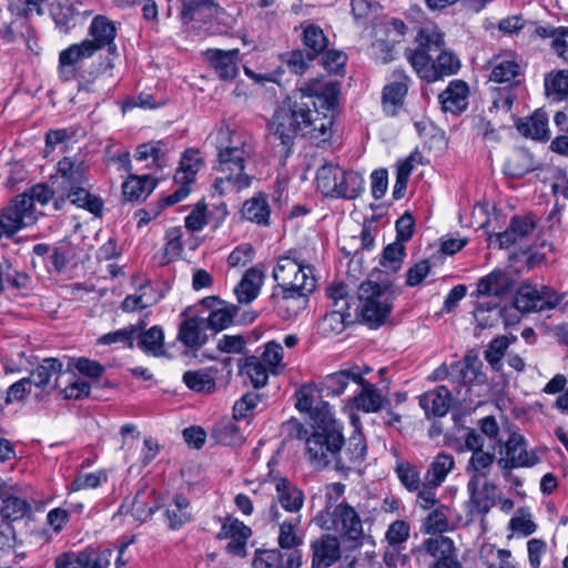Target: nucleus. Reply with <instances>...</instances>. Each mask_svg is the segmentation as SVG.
I'll return each mask as SVG.
<instances>
[{
    "mask_svg": "<svg viewBox=\"0 0 568 568\" xmlns=\"http://www.w3.org/2000/svg\"><path fill=\"white\" fill-rule=\"evenodd\" d=\"M339 93L337 81L312 79L281 102L268 122V130L281 142L283 160L291 155L300 133L316 144L332 138Z\"/></svg>",
    "mask_w": 568,
    "mask_h": 568,
    "instance_id": "f257e3e1",
    "label": "nucleus"
},
{
    "mask_svg": "<svg viewBox=\"0 0 568 568\" xmlns=\"http://www.w3.org/2000/svg\"><path fill=\"white\" fill-rule=\"evenodd\" d=\"M214 145L217 151L214 193L224 196L250 187L253 175L246 171V162L254 153L252 135L223 123L215 131Z\"/></svg>",
    "mask_w": 568,
    "mask_h": 568,
    "instance_id": "f03ea898",
    "label": "nucleus"
},
{
    "mask_svg": "<svg viewBox=\"0 0 568 568\" xmlns=\"http://www.w3.org/2000/svg\"><path fill=\"white\" fill-rule=\"evenodd\" d=\"M293 252L280 256L273 270V278L277 282L278 291H274L272 298L278 315L284 320H291L298 315L305 307L307 295L316 287L315 276H302V283L296 285L295 280L304 265Z\"/></svg>",
    "mask_w": 568,
    "mask_h": 568,
    "instance_id": "7ed1b4c3",
    "label": "nucleus"
},
{
    "mask_svg": "<svg viewBox=\"0 0 568 568\" xmlns=\"http://www.w3.org/2000/svg\"><path fill=\"white\" fill-rule=\"evenodd\" d=\"M87 172L88 165L82 160L65 156L58 162L54 191L58 196L53 201L57 211L61 210L68 200L71 204L94 215L101 213L103 202L99 196L90 193Z\"/></svg>",
    "mask_w": 568,
    "mask_h": 568,
    "instance_id": "20e7f679",
    "label": "nucleus"
},
{
    "mask_svg": "<svg viewBox=\"0 0 568 568\" xmlns=\"http://www.w3.org/2000/svg\"><path fill=\"white\" fill-rule=\"evenodd\" d=\"M396 296L390 283L364 282L357 290L355 314L371 327H378L389 316Z\"/></svg>",
    "mask_w": 568,
    "mask_h": 568,
    "instance_id": "39448f33",
    "label": "nucleus"
},
{
    "mask_svg": "<svg viewBox=\"0 0 568 568\" xmlns=\"http://www.w3.org/2000/svg\"><path fill=\"white\" fill-rule=\"evenodd\" d=\"M316 185L325 196L353 200L364 191V178L356 171L327 162L316 172Z\"/></svg>",
    "mask_w": 568,
    "mask_h": 568,
    "instance_id": "423d86ee",
    "label": "nucleus"
},
{
    "mask_svg": "<svg viewBox=\"0 0 568 568\" xmlns=\"http://www.w3.org/2000/svg\"><path fill=\"white\" fill-rule=\"evenodd\" d=\"M341 443V427L335 422L324 423L305 439L306 458L315 469L332 468Z\"/></svg>",
    "mask_w": 568,
    "mask_h": 568,
    "instance_id": "0eeeda50",
    "label": "nucleus"
},
{
    "mask_svg": "<svg viewBox=\"0 0 568 568\" xmlns=\"http://www.w3.org/2000/svg\"><path fill=\"white\" fill-rule=\"evenodd\" d=\"M316 523L323 529L338 532L353 541L359 540L364 534L359 515L346 503L327 507L316 516Z\"/></svg>",
    "mask_w": 568,
    "mask_h": 568,
    "instance_id": "6e6552de",
    "label": "nucleus"
},
{
    "mask_svg": "<svg viewBox=\"0 0 568 568\" xmlns=\"http://www.w3.org/2000/svg\"><path fill=\"white\" fill-rule=\"evenodd\" d=\"M351 419L354 426L353 433L347 439H344L341 432V443L333 459L332 469L338 471L354 470L365 460L367 455V444L359 420L355 416H352Z\"/></svg>",
    "mask_w": 568,
    "mask_h": 568,
    "instance_id": "1a4fd4ad",
    "label": "nucleus"
},
{
    "mask_svg": "<svg viewBox=\"0 0 568 568\" xmlns=\"http://www.w3.org/2000/svg\"><path fill=\"white\" fill-rule=\"evenodd\" d=\"M116 28L114 23L105 17H95L89 28V38L85 43L92 47V52L105 50L106 58L99 67V73H105L114 67V59L118 57V48L114 43Z\"/></svg>",
    "mask_w": 568,
    "mask_h": 568,
    "instance_id": "9d476101",
    "label": "nucleus"
},
{
    "mask_svg": "<svg viewBox=\"0 0 568 568\" xmlns=\"http://www.w3.org/2000/svg\"><path fill=\"white\" fill-rule=\"evenodd\" d=\"M204 159L196 149H187L183 152L180 166L174 174V182L179 187L163 199L166 206L173 205L185 199L191 192V184L194 183L197 172L203 168Z\"/></svg>",
    "mask_w": 568,
    "mask_h": 568,
    "instance_id": "9b49d317",
    "label": "nucleus"
},
{
    "mask_svg": "<svg viewBox=\"0 0 568 568\" xmlns=\"http://www.w3.org/2000/svg\"><path fill=\"white\" fill-rule=\"evenodd\" d=\"M489 81L509 83L515 87L521 83L525 73L523 58L514 51L494 54L488 61Z\"/></svg>",
    "mask_w": 568,
    "mask_h": 568,
    "instance_id": "f8f14e48",
    "label": "nucleus"
},
{
    "mask_svg": "<svg viewBox=\"0 0 568 568\" xmlns=\"http://www.w3.org/2000/svg\"><path fill=\"white\" fill-rule=\"evenodd\" d=\"M562 296L548 286L540 288L523 285L515 297V306L521 313L542 312L557 307Z\"/></svg>",
    "mask_w": 568,
    "mask_h": 568,
    "instance_id": "ddd939ff",
    "label": "nucleus"
},
{
    "mask_svg": "<svg viewBox=\"0 0 568 568\" xmlns=\"http://www.w3.org/2000/svg\"><path fill=\"white\" fill-rule=\"evenodd\" d=\"M1 217L6 223L8 236H12L19 230L36 223L37 215L27 193L17 195L2 210Z\"/></svg>",
    "mask_w": 568,
    "mask_h": 568,
    "instance_id": "4468645a",
    "label": "nucleus"
},
{
    "mask_svg": "<svg viewBox=\"0 0 568 568\" xmlns=\"http://www.w3.org/2000/svg\"><path fill=\"white\" fill-rule=\"evenodd\" d=\"M200 313L205 316L206 326L215 332L227 328L237 314V307L215 296L203 298L199 304Z\"/></svg>",
    "mask_w": 568,
    "mask_h": 568,
    "instance_id": "2eb2a0df",
    "label": "nucleus"
},
{
    "mask_svg": "<svg viewBox=\"0 0 568 568\" xmlns=\"http://www.w3.org/2000/svg\"><path fill=\"white\" fill-rule=\"evenodd\" d=\"M251 535L252 530L250 527L236 518L226 517L217 534V538L229 540L225 547L229 554L244 557L246 544Z\"/></svg>",
    "mask_w": 568,
    "mask_h": 568,
    "instance_id": "dca6fc26",
    "label": "nucleus"
},
{
    "mask_svg": "<svg viewBox=\"0 0 568 568\" xmlns=\"http://www.w3.org/2000/svg\"><path fill=\"white\" fill-rule=\"evenodd\" d=\"M204 57L219 79L231 81L237 75L240 63L239 49H207L204 52Z\"/></svg>",
    "mask_w": 568,
    "mask_h": 568,
    "instance_id": "f3484780",
    "label": "nucleus"
},
{
    "mask_svg": "<svg viewBox=\"0 0 568 568\" xmlns=\"http://www.w3.org/2000/svg\"><path fill=\"white\" fill-rule=\"evenodd\" d=\"M469 494V511L471 515H486L495 505L497 497V485L488 477L483 481L478 480L471 487V481L467 483Z\"/></svg>",
    "mask_w": 568,
    "mask_h": 568,
    "instance_id": "a211bd4d",
    "label": "nucleus"
},
{
    "mask_svg": "<svg viewBox=\"0 0 568 568\" xmlns=\"http://www.w3.org/2000/svg\"><path fill=\"white\" fill-rule=\"evenodd\" d=\"M301 566L300 550L282 552L278 549H258L252 562L253 568H300Z\"/></svg>",
    "mask_w": 568,
    "mask_h": 568,
    "instance_id": "6ab92c4d",
    "label": "nucleus"
},
{
    "mask_svg": "<svg viewBox=\"0 0 568 568\" xmlns=\"http://www.w3.org/2000/svg\"><path fill=\"white\" fill-rule=\"evenodd\" d=\"M312 568H328L341 558V544L337 537L324 535L311 544Z\"/></svg>",
    "mask_w": 568,
    "mask_h": 568,
    "instance_id": "aec40b11",
    "label": "nucleus"
},
{
    "mask_svg": "<svg viewBox=\"0 0 568 568\" xmlns=\"http://www.w3.org/2000/svg\"><path fill=\"white\" fill-rule=\"evenodd\" d=\"M333 312L325 317V321L345 322L352 318L351 308L355 298L351 296L348 287L343 283H333L326 290Z\"/></svg>",
    "mask_w": 568,
    "mask_h": 568,
    "instance_id": "412c9836",
    "label": "nucleus"
},
{
    "mask_svg": "<svg viewBox=\"0 0 568 568\" xmlns=\"http://www.w3.org/2000/svg\"><path fill=\"white\" fill-rule=\"evenodd\" d=\"M536 227L532 215L513 216L508 227L496 234V241L500 248H508L528 237Z\"/></svg>",
    "mask_w": 568,
    "mask_h": 568,
    "instance_id": "4be33fe9",
    "label": "nucleus"
},
{
    "mask_svg": "<svg viewBox=\"0 0 568 568\" xmlns=\"http://www.w3.org/2000/svg\"><path fill=\"white\" fill-rule=\"evenodd\" d=\"M276 500L286 511L297 514L304 505V493L287 478L274 476L271 479Z\"/></svg>",
    "mask_w": 568,
    "mask_h": 568,
    "instance_id": "5701e85b",
    "label": "nucleus"
},
{
    "mask_svg": "<svg viewBox=\"0 0 568 568\" xmlns=\"http://www.w3.org/2000/svg\"><path fill=\"white\" fill-rule=\"evenodd\" d=\"M94 53L92 47L84 41L71 44L62 50L59 55V72L63 80H69L75 75L79 64L91 58Z\"/></svg>",
    "mask_w": 568,
    "mask_h": 568,
    "instance_id": "b1692460",
    "label": "nucleus"
},
{
    "mask_svg": "<svg viewBox=\"0 0 568 568\" xmlns=\"http://www.w3.org/2000/svg\"><path fill=\"white\" fill-rule=\"evenodd\" d=\"M206 320L203 314L186 317L180 325L178 338L189 348H199L206 343Z\"/></svg>",
    "mask_w": 568,
    "mask_h": 568,
    "instance_id": "393cba45",
    "label": "nucleus"
},
{
    "mask_svg": "<svg viewBox=\"0 0 568 568\" xmlns=\"http://www.w3.org/2000/svg\"><path fill=\"white\" fill-rule=\"evenodd\" d=\"M469 87L463 80H453L438 95L444 112L459 113L468 105Z\"/></svg>",
    "mask_w": 568,
    "mask_h": 568,
    "instance_id": "a878e982",
    "label": "nucleus"
},
{
    "mask_svg": "<svg viewBox=\"0 0 568 568\" xmlns=\"http://www.w3.org/2000/svg\"><path fill=\"white\" fill-rule=\"evenodd\" d=\"M364 373L365 372L362 371L358 366H353L332 373L327 375L321 383V392L325 393L326 396L341 395L346 389L349 382H353L357 385L358 383H363Z\"/></svg>",
    "mask_w": 568,
    "mask_h": 568,
    "instance_id": "bb28decb",
    "label": "nucleus"
},
{
    "mask_svg": "<svg viewBox=\"0 0 568 568\" xmlns=\"http://www.w3.org/2000/svg\"><path fill=\"white\" fill-rule=\"evenodd\" d=\"M0 497L2 506L0 508V515L8 520H18L23 518L31 510V505L27 497L22 496L21 493L13 488H1Z\"/></svg>",
    "mask_w": 568,
    "mask_h": 568,
    "instance_id": "cd10ccee",
    "label": "nucleus"
},
{
    "mask_svg": "<svg viewBox=\"0 0 568 568\" xmlns=\"http://www.w3.org/2000/svg\"><path fill=\"white\" fill-rule=\"evenodd\" d=\"M450 402L452 395L446 386H438L419 397V406L427 418L445 416L449 410Z\"/></svg>",
    "mask_w": 568,
    "mask_h": 568,
    "instance_id": "c85d7f7f",
    "label": "nucleus"
},
{
    "mask_svg": "<svg viewBox=\"0 0 568 568\" xmlns=\"http://www.w3.org/2000/svg\"><path fill=\"white\" fill-rule=\"evenodd\" d=\"M395 80L383 90V110L387 115H395L403 106L404 98L408 91L409 78L403 73L395 74Z\"/></svg>",
    "mask_w": 568,
    "mask_h": 568,
    "instance_id": "c756f323",
    "label": "nucleus"
},
{
    "mask_svg": "<svg viewBox=\"0 0 568 568\" xmlns=\"http://www.w3.org/2000/svg\"><path fill=\"white\" fill-rule=\"evenodd\" d=\"M417 47L415 49H407L406 53H437L445 48V33L436 24H426L422 27L415 39Z\"/></svg>",
    "mask_w": 568,
    "mask_h": 568,
    "instance_id": "7c9ffc66",
    "label": "nucleus"
},
{
    "mask_svg": "<svg viewBox=\"0 0 568 568\" xmlns=\"http://www.w3.org/2000/svg\"><path fill=\"white\" fill-rule=\"evenodd\" d=\"M180 12L183 23H206L215 18L219 6L212 0H184Z\"/></svg>",
    "mask_w": 568,
    "mask_h": 568,
    "instance_id": "2f4dec72",
    "label": "nucleus"
},
{
    "mask_svg": "<svg viewBox=\"0 0 568 568\" xmlns=\"http://www.w3.org/2000/svg\"><path fill=\"white\" fill-rule=\"evenodd\" d=\"M483 363L474 353L465 355L463 361L453 363L454 382L458 384L483 383L485 375L481 372Z\"/></svg>",
    "mask_w": 568,
    "mask_h": 568,
    "instance_id": "473e14b6",
    "label": "nucleus"
},
{
    "mask_svg": "<svg viewBox=\"0 0 568 568\" xmlns=\"http://www.w3.org/2000/svg\"><path fill=\"white\" fill-rule=\"evenodd\" d=\"M263 278L264 274L262 271L255 267L248 268L234 288L237 301L245 304L254 301L260 293Z\"/></svg>",
    "mask_w": 568,
    "mask_h": 568,
    "instance_id": "72a5a7b5",
    "label": "nucleus"
},
{
    "mask_svg": "<svg viewBox=\"0 0 568 568\" xmlns=\"http://www.w3.org/2000/svg\"><path fill=\"white\" fill-rule=\"evenodd\" d=\"M510 280L503 271H493L477 284V296H501L510 290Z\"/></svg>",
    "mask_w": 568,
    "mask_h": 568,
    "instance_id": "f704fd0d",
    "label": "nucleus"
},
{
    "mask_svg": "<svg viewBox=\"0 0 568 568\" xmlns=\"http://www.w3.org/2000/svg\"><path fill=\"white\" fill-rule=\"evenodd\" d=\"M495 460L496 456L494 453L476 452L471 454L466 467V471L469 475L468 481H471V487L478 480L483 481L490 475Z\"/></svg>",
    "mask_w": 568,
    "mask_h": 568,
    "instance_id": "c9c22d12",
    "label": "nucleus"
},
{
    "mask_svg": "<svg viewBox=\"0 0 568 568\" xmlns=\"http://www.w3.org/2000/svg\"><path fill=\"white\" fill-rule=\"evenodd\" d=\"M62 363L57 358H44L30 374V382L38 388L51 386L62 373Z\"/></svg>",
    "mask_w": 568,
    "mask_h": 568,
    "instance_id": "e433bc0d",
    "label": "nucleus"
},
{
    "mask_svg": "<svg viewBox=\"0 0 568 568\" xmlns=\"http://www.w3.org/2000/svg\"><path fill=\"white\" fill-rule=\"evenodd\" d=\"M301 28L303 30L302 42L304 50L316 59L327 49L329 43L328 38L323 29L316 24H301Z\"/></svg>",
    "mask_w": 568,
    "mask_h": 568,
    "instance_id": "4c0bfd02",
    "label": "nucleus"
},
{
    "mask_svg": "<svg viewBox=\"0 0 568 568\" xmlns=\"http://www.w3.org/2000/svg\"><path fill=\"white\" fill-rule=\"evenodd\" d=\"M31 283L32 280L28 273L13 268L7 258L0 261V295L7 285L17 290H29Z\"/></svg>",
    "mask_w": 568,
    "mask_h": 568,
    "instance_id": "58836bf2",
    "label": "nucleus"
},
{
    "mask_svg": "<svg viewBox=\"0 0 568 568\" xmlns=\"http://www.w3.org/2000/svg\"><path fill=\"white\" fill-rule=\"evenodd\" d=\"M437 69H426L430 81H439L446 77L457 74L462 63L459 58L450 50L443 48L437 52Z\"/></svg>",
    "mask_w": 568,
    "mask_h": 568,
    "instance_id": "ea45409f",
    "label": "nucleus"
},
{
    "mask_svg": "<svg viewBox=\"0 0 568 568\" xmlns=\"http://www.w3.org/2000/svg\"><path fill=\"white\" fill-rule=\"evenodd\" d=\"M156 186L151 175H130L122 185L123 196L129 201L146 197Z\"/></svg>",
    "mask_w": 568,
    "mask_h": 568,
    "instance_id": "a19ab883",
    "label": "nucleus"
},
{
    "mask_svg": "<svg viewBox=\"0 0 568 568\" xmlns=\"http://www.w3.org/2000/svg\"><path fill=\"white\" fill-rule=\"evenodd\" d=\"M517 438H508L505 443V455L506 457L497 460L498 466L504 470L505 478L510 477V470L518 467H531L534 466V459L527 455H516Z\"/></svg>",
    "mask_w": 568,
    "mask_h": 568,
    "instance_id": "79ce46f5",
    "label": "nucleus"
},
{
    "mask_svg": "<svg viewBox=\"0 0 568 568\" xmlns=\"http://www.w3.org/2000/svg\"><path fill=\"white\" fill-rule=\"evenodd\" d=\"M361 392L354 397L355 405L365 413H375L383 407L384 398L378 389L363 378Z\"/></svg>",
    "mask_w": 568,
    "mask_h": 568,
    "instance_id": "37998d69",
    "label": "nucleus"
},
{
    "mask_svg": "<svg viewBox=\"0 0 568 568\" xmlns=\"http://www.w3.org/2000/svg\"><path fill=\"white\" fill-rule=\"evenodd\" d=\"M518 131L534 140L548 139V119L545 112L536 111L531 116L517 124Z\"/></svg>",
    "mask_w": 568,
    "mask_h": 568,
    "instance_id": "c03bdc74",
    "label": "nucleus"
},
{
    "mask_svg": "<svg viewBox=\"0 0 568 568\" xmlns=\"http://www.w3.org/2000/svg\"><path fill=\"white\" fill-rule=\"evenodd\" d=\"M138 346L146 354L160 356L164 353V333L155 325L144 332H136Z\"/></svg>",
    "mask_w": 568,
    "mask_h": 568,
    "instance_id": "a18cd8bd",
    "label": "nucleus"
},
{
    "mask_svg": "<svg viewBox=\"0 0 568 568\" xmlns=\"http://www.w3.org/2000/svg\"><path fill=\"white\" fill-rule=\"evenodd\" d=\"M270 206L264 196H254L244 202L242 214L247 221L260 225H268Z\"/></svg>",
    "mask_w": 568,
    "mask_h": 568,
    "instance_id": "49530a36",
    "label": "nucleus"
},
{
    "mask_svg": "<svg viewBox=\"0 0 568 568\" xmlns=\"http://www.w3.org/2000/svg\"><path fill=\"white\" fill-rule=\"evenodd\" d=\"M270 369L256 356H250L245 359L241 374L245 376L253 387L261 388L266 385L268 379Z\"/></svg>",
    "mask_w": 568,
    "mask_h": 568,
    "instance_id": "de8ad7c7",
    "label": "nucleus"
},
{
    "mask_svg": "<svg viewBox=\"0 0 568 568\" xmlns=\"http://www.w3.org/2000/svg\"><path fill=\"white\" fill-rule=\"evenodd\" d=\"M166 517L171 529H179L185 523H189L192 519V513L186 497L176 496L173 504L166 509Z\"/></svg>",
    "mask_w": 568,
    "mask_h": 568,
    "instance_id": "09e8293b",
    "label": "nucleus"
},
{
    "mask_svg": "<svg viewBox=\"0 0 568 568\" xmlns=\"http://www.w3.org/2000/svg\"><path fill=\"white\" fill-rule=\"evenodd\" d=\"M454 466L455 462L452 455L446 453L438 454L427 469L425 478L430 480L433 485H442Z\"/></svg>",
    "mask_w": 568,
    "mask_h": 568,
    "instance_id": "8fccbe9b",
    "label": "nucleus"
},
{
    "mask_svg": "<svg viewBox=\"0 0 568 568\" xmlns=\"http://www.w3.org/2000/svg\"><path fill=\"white\" fill-rule=\"evenodd\" d=\"M545 90L548 97L558 101L568 97V71L559 70L546 74Z\"/></svg>",
    "mask_w": 568,
    "mask_h": 568,
    "instance_id": "3c124183",
    "label": "nucleus"
},
{
    "mask_svg": "<svg viewBox=\"0 0 568 568\" xmlns=\"http://www.w3.org/2000/svg\"><path fill=\"white\" fill-rule=\"evenodd\" d=\"M183 231L181 227H171L165 233V245L163 247L162 263L168 264L181 257Z\"/></svg>",
    "mask_w": 568,
    "mask_h": 568,
    "instance_id": "603ef678",
    "label": "nucleus"
},
{
    "mask_svg": "<svg viewBox=\"0 0 568 568\" xmlns=\"http://www.w3.org/2000/svg\"><path fill=\"white\" fill-rule=\"evenodd\" d=\"M300 526V517H295L292 520H284L280 525L278 544L281 548L287 551L297 550L303 540L302 537L297 536L296 529Z\"/></svg>",
    "mask_w": 568,
    "mask_h": 568,
    "instance_id": "864d4df0",
    "label": "nucleus"
},
{
    "mask_svg": "<svg viewBox=\"0 0 568 568\" xmlns=\"http://www.w3.org/2000/svg\"><path fill=\"white\" fill-rule=\"evenodd\" d=\"M185 385L197 393H212L215 389L214 378L202 371H187L183 375Z\"/></svg>",
    "mask_w": 568,
    "mask_h": 568,
    "instance_id": "5fc2aeb1",
    "label": "nucleus"
},
{
    "mask_svg": "<svg viewBox=\"0 0 568 568\" xmlns=\"http://www.w3.org/2000/svg\"><path fill=\"white\" fill-rule=\"evenodd\" d=\"M282 59L288 70L295 74H304L315 60V58L304 49L286 52L282 55Z\"/></svg>",
    "mask_w": 568,
    "mask_h": 568,
    "instance_id": "6e6d98bb",
    "label": "nucleus"
},
{
    "mask_svg": "<svg viewBox=\"0 0 568 568\" xmlns=\"http://www.w3.org/2000/svg\"><path fill=\"white\" fill-rule=\"evenodd\" d=\"M214 439L225 446L236 445L242 442V435L237 426L230 420L221 422L212 429Z\"/></svg>",
    "mask_w": 568,
    "mask_h": 568,
    "instance_id": "4d7b16f0",
    "label": "nucleus"
},
{
    "mask_svg": "<svg viewBox=\"0 0 568 568\" xmlns=\"http://www.w3.org/2000/svg\"><path fill=\"white\" fill-rule=\"evenodd\" d=\"M406 59L410 63L417 75L429 83L430 78L426 77L428 71L426 69H437V53L424 54V53H406Z\"/></svg>",
    "mask_w": 568,
    "mask_h": 568,
    "instance_id": "13d9d810",
    "label": "nucleus"
},
{
    "mask_svg": "<svg viewBox=\"0 0 568 568\" xmlns=\"http://www.w3.org/2000/svg\"><path fill=\"white\" fill-rule=\"evenodd\" d=\"M534 170L531 156L526 152H518L509 158L505 164V173L519 179Z\"/></svg>",
    "mask_w": 568,
    "mask_h": 568,
    "instance_id": "bf43d9fd",
    "label": "nucleus"
},
{
    "mask_svg": "<svg viewBox=\"0 0 568 568\" xmlns=\"http://www.w3.org/2000/svg\"><path fill=\"white\" fill-rule=\"evenodd\" d=\"M258 358L264 363L267 369H270L271 374L277 375L284 368L283 347L278 343H267L263 354Z\"/></svg>",
    "mask_w": 568,
    "mask_h": 568,
    "instance_id": "052dcab7",
    "label": "nucleus"
},
{
    "mask_svg": "<svg viewBox=\"0 0 568 568\" xmlns=\"http://www.w3.org/2000/svg\"><path fill=\"white\" fill-rule=\"evenodd\" d=\"M138 328L133 325L106 333L98 338V343L101 345L123 344L124 346L132 348L136 336Z\"/></svg>",
    "mask_w": 568,
    "mask_h": 568,
    "instance_id": "680f3d73",
    "label": "nucleus"
},
{
    "mask_svg": "<svg viewBox=\"0 0 568 568\" xmlns=\"http://www.w3.org/2000/svg\"><path fill=\"white\" fill-rule=\"evenodd\" d=\"M398 479L409 491L420 488L419 470L408 462H398L395 468Z\"/></svg>",
    "mask_w": 568,
    "mask_h": 568,
    "instance_id": "e2e57ef3",
    "label": "nucleus"
},
{
    "mask_svg": "<svg viewBox=\"0 0 568 568\" xmlns=\"http://www.w3.org/2000/svg\"><path fill=\"white\" fill-rule=\"evenodd\" d=\"M481 558L488 568H515L510 561L511 552L507 549H496L490 545L481 550Z\"/></svg>",
    "mask_w": 568,
    "mask_h": 568,
    "instance_id": "0e129e2a",
    "label": "nucleus"
},
{
    "mask_svg": "<svg viewBox=\"0 0 568 568\" xmlns=\"http://www.w3.org/2000/svg\"><path fill=\"white\" fill-rule=\"evenodd\" d=\"M509 346V339L506 336H498L494 338L487 349L484 352V357L494 371L500 369V362Z\"/></svg>",
    "mask_w": 568,
    "mask_h": 568,
    "instance_id": "69168bd1",
    "label": "nucleus"
},
{
    "mask_svg": "<svg viewBox=\"0 0 568 568\" xmlns=\"http://www.w3.org/2000/svg\"><path fill=\"white\" fill-rule=\"evenodd\" d=\"M111 557V549H103L101 551L87 549L82 551V566L83 568H108Z\"/></svg>",
    "mask_w": 568,
    "mask_h": 568,
    "instance_id": "338daca9",
    "label": "nucleus"
},
{
    "mask_svg": "<svg viewBox=\"0 0 568 568\" xmlns=\"http://www.w3.org/2000/svg\"><path fill=\"white\" fill-rule=\"evenodd\" d=\"M108 476L103 471H94L89 474H82L77 476V478L71 484V490L78 491L81 489H94L105 483Z\"/></svg>",
    "mask_w": 568,
    "mask_h": 568,
    "instance_id": "774afa93",
    "label": "nucleus"
}]
</instances>
